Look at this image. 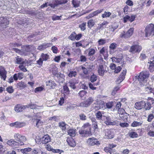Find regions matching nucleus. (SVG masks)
Returning <instances> with one entry per match:
<instances>
[{"instance_id":"obj_60","label":"nucleus","mask_w":154,"mask_h":154,"mask_svg":"<svg viewBox=\"0 0 154 154\" xmlns=\"http://www.w3.org/2000/svg\"><path fill=\"white\" fill-rule=\"evenodd\" d=\"M154 118V116L152 114H150L148 116L147 121L149 122H151Z\"/></svg>"},{"instance_id":"obj_4","label":"nucleus","mask_w":154,"mask_h":154,"mask_svg":"<svg viewBox=\"0 0 154 154\" xmlns=\"http://www.w3.org/2000/svg\"><path fill=\"white\" fill-rule=\"evenodd\" d=\"M82 129L79 130V133L82 137H87L91 135V128L88 123L85 124L82 126Z\"/></svg>"},{"instance_id":"obj_12","label":"nucleus","mask_w":154,"mask_h":154,"mask_svg":"<svg viewBox=\"0 0 154 154\" xmlns=\"http://www.w3.org/2000/svg\"><path fill=\"white\" fill-rule=\"evenodd\" d=\"M114 130L112 129H107L105 130V136L106 138L111 139L114 136Z\"/></svg>"},{"instance_id":"obj_22","label":"nucleus","mask_w":154,"mask_h":154,"mask_svg":"<svg viewBox=\"0 0 154 154\" xmlns=\"http://www.w3.org/2000/svg\"><path fill=\"white\" fill-rule=\"evenodd\" d=\"M52 45V44L51 43L42 44L38 47V49L40 51H43L48 48L50 47Z\"/></svg>"},{"instance_id":"obj_11","label":"nucleus","mask_w":154,"mask_h":154,"mask_svg":"<svg viewBox=\"0 0 154 154\" xmlns=\"http://www.w3.org/2000/svg\"><path fill=\"white\" fill-rule=\"evenodd\" d=\"M94 101L93 97H89L86 99L83 102L80 103V106L82 107H88Z\"/></svg>"},{"instance_id":"obj_20","label":"nucleus","mask_w":154,"mask_h":154,"mask_svg":"<svg viewBox=\"0 0 154 154\" xmlns=\"http://www.w3.org/2000/svg\"><path fill=\"white\" fill-rule=\"evenodd\" d=\"M41 142L43 144H46L51 141V138L48 134L44 135L41 138Z\"/></svg>"},{"instance_id":"obj_46","label":"nucleus","mask_w":154,"mask_h":154,"mask_svg":"<svg viewBox=\"0 0 154 154\" xmlns=\"http://www.w3.org/2000/svg\"><path fill=\"white\" fill-rule=\"evenodd\" d=\"M6 90L9 94H12L14 91V89L13 87L11 86H9L7 87L6 88Z\"/></svg>"},{"instance_id":"obj_34","label":"nucleus","mask_w":154,"mask_h":154,"mask_svg":"<svg viewBox=\"0 0 154 154\" xmlns=\"http://www.w3.org/2000/svg\"><path fill=\"white\" fill-rule=\"evenodd\" d=\"M67 124L64 122H61L59 123V126L62 131H65L66 130Z\"/></svg>"},{"instance_id":"obj_5","label":"nucleus","mask_w":154,"mask_h":154,"mask_svg":"<svg viewBox=\"0 0 154 154\" xmlns=\"http://www.w3.org/2000/svg\"><path fill=\"white\" fill-rule=\"evenodd\" d=\"M144 31L146 37L154 35V24L150 23L147 25Z\"/></svg>"},{"instance_id":"obj_25","label":"nucleus","mask_w":154,"mask_h":154,"mask_svg":"<svg viewBox=\"0 0 154 154\" xmlns=\"http://www.w3.org/2000/svg\"><path fill=\"white\" fill-rule=\"evenodd\" d=\"M15 63L16 64H26L24 59L19 56H17L15 57Z\"/></svg>"},{"instance_id":"obj_13","label":"nucleus","mask_w":154,"mask_h":154,"mask_svg":"<svg viewBox=\"0 0 154 154\" xmlns=\"http://www.w3.org/2000/svg\"><path fill=\"white\" fill-rule=\"evenodd\" d=\"M87 143L89 146L100 144V142L97 139L93 137L89 138L87 140Z\"/></svg>"},{"instance_id":"obj_45","label":"nucleus","mask_w":154,"mask_h":154,"mask_svg":"<svg viewBox=\"0 0 154 154\" xmlns=\"http://www.w3.org/2000/svg\"><path fill=\"white\" fill-rule=\"evenodd\" d=\"M117 47V44L116 43L113 42L109 46L110 53H111V50H114L116 49V48Z\"/></svg>"},{"instance_id":"obj_49","label":"nucleus","mask_w":154,"mask_h":154,"mask_svg":"<svg viewBox=\"0 0 154 154\" xmlns=\"http://www.w3.org/2000/svg\"><path fill=\"white\" fill-rule=\"evenodd\" d=\"M24 65V64H20L18 68L20 70H21L22 71L25 72L27 71V69Z\"/></svg>"},{"instance_id":"obj_10","label":"nucleus","mask_w":154,"mask_h":154,"mask_svg":"<svg viewBox=\"0 0 154 154\" xmlns=\"http://www.w3.org/2000/svg\"><path fill=\"white\" fill-rule=\"evenodd\" d=\"M50 59L49 55L48 54L42 53L40 58L37 61V63L40 66H42L43 61H46Z\"/></svg>"},{"instance_id":"obj_47","label":"nucleus","mask_w":154,"mask_h":154,"mask_svg":"<svg viewBox=\"0 0 154 154\" xmlns=\"http://www.w3.org/2000/svg\"><path fill=\"white\" fill-rule=\"evenodd\" d=\"M68 1L67 0H56L55 1V2H56L57 6L59 5H62L66 3Z\"/></svg>"},{"instance_id":"obj_1","label":"nucleus","mask_w":154,"mask_h":154,"mask_svg":"<svg viewBox=\"0 0 154 154\" xmlns=\"http://www.w3.org/2000/svg\"><path fill=\"white\" fill-rule=\"evenodd\" d=\"M154 103V99L148 97L146 102L143 100L136 102L134 104V107L137 110L145 109L146 110H149L151 109L152 105Z\"/></svg>"},{"instance_id":"obj_43","label":"nucleus","mask_w":154,"mask_h":154,"mask_svg":"<svg viewBox=\"0 0 154 154\" xmlns=\"http://www.w3.org/2000/svg\"><path fill=\"white\" fill-rule=\"evenodd\" d=\"M102 114L101 111H99L95 114V115L96 118L99 120H103L102 119L103 116L102 115Z\"/></svg>"},{"instance_id":"obj_30","label":"nucleus","mask_w":154,"mask_h":154,"mask_svg":"<svg viewBox=\"0 0 154 154\" xmlns=\"http://www.w3.org/2000/svg\"><path fill=\"white\" fill-rule=\"evenodd\" d=\"M152 126H148L147 129V135L151 137H154V131H152Z\"/></svg>"},{"instance_id":"obj_41","label":"nucleus","mask_w":154,"mask_h":154,"mask_svg":"<svg viewBox=\"0 0 154 154\" xmlns=\"http://www.w3.org/2000/svg\"><path fill=\"white\" fill-rule=\"evenodd\" d=\"M88 27L91 29L95 25V22L93 19L89 20L88 22Z\"/></svg>"},{"instance_id":"obj_54","label":"nucleus","mask_w":154,"mask_h":154,"mask_svg":"<svg viewBox=\"0 0 154 154\" xmlns=\"http://www.w3.org/2000/svg\"><path fill=\"white\" fill-rule=\"evenodd\" d=\"M87 92L84 90L80 91L79 93V95L81 98L83 97L86 94Z\"/></svg>"},{"instance_id":"obj_59","label":"nucleus","mask_w":154,"mask_h":154,"mask_svg":"<svg viewBox=\"0 0 154 154\" xmlns=\"http://www.w3.org/2000/svg\"><path fill=\"white\" fill-rule=\"evenodd\" d=\"M108 23L106 21H104L102 23L100 24V25L99 26V27L100 29H103L104 27V26L106 25Z\"/></svg>"},{"instance_id":"obj_32","label":"nucleus","mask_w":154,"mask_h":154,"mask_svg":"<svg viewBox=\"0 0 154 154\" xmlns=\"http://www.w3.org/2000/svg\"><path fill=\"white\" fill-rule=\"evenodd\" d=\"M0 20H1V21H0V26H1L3 24H4L5 26H6L9 24V21L6 18L1 17Z\"/></svg>"},{"instance_id":"obj_27","label":"nucleus","mask_w":154,"mask_h":154,"mask_svg":"<svg viewBox=\"0 0 154 154\" xmlns=\"http://www.w3.org/2000/svg\"><path fill=\"white\" fill-rule=\"evenodd\" d=\"M7 144L9 146H13L14 148H17L16 146H18V143L14 140L11 139L7 142Z\"/></svg>"},{"instance_id":"obj_42","label":"nucleus","mask_w":154,"mask_h":154,"mask_svg":"<svg viewBox=\"0 0 154 154\" xmlns=\"http://www.w3.org/2000/svg\"><path fill=\"white\" fill-rule=\"evenodd\" d=\"M86 22H84L79 25V27L80 28L81 31H84L86 29Z\"/></svg>"},{"instance_id":"obj_17","label":"nucleus","mask_w":154,"mask_h":154,"mask_svg":"<svg viewBox=\"0 0 154 154\" xmlns=\"http://www.w3.org/2000/svg\"><path fill=\"white\" fill-rule=\"evenodd\" d=\"M7 72L5 68L2 66H0V76L1 78L5 80L7 77Z\"/></svg>"},{"instance_id":"obj_51","label":"nucleus","mask_w":154,"mask_h":154,"mask_svg":"<svg viewBox=\"0 0 154 154\" xmlns=\"http://www.w3.org/2000/svg\"><path fill=\"white\" fill-rule=\"evenodd\" d=\"M145 89L146 91H148L149 93H153L154 92V88H152L150 86L146 87L145 88Z\"/></svg>"},{"instance_id":"obj_58","label":"nucleus","mask_w":154,"mask_h":154,"mask_svg":"<svg viewBox=\"0 0 154 154\" xmlns=\"http://www.w3.org/2000/svg\"><path fill=\"white\" fill-rule=\"evenodd\" d=\"M95 53V50L93 48L90 49L89 53H88V55L89 56H91L94 55Z\"/></svg>"},{"instance_id":"obj_3","label":"nucleus","mask_w":154,"mask_h":154,"mask_svg":"<svg viewBox=\"0 0 154 154\" xmlns=\"http://www.w3.org/2000/svg\"><path fill=\"white\" fill-rule=\"evenodd\" d=\"M149 75V73L148 71H143L140 73L139 75H136L135 76V79L138 80L141 85H144V83L147 81Z\"/></svg>"},{"instance_id":"obj_26","label":"nucleus","mask_w":154,"mask_h":154,"mask_svg":"<svg viewBox=\"0 0 154 154\" xmlns=\"http://www.w3.org/2000/svg\"><path fill=\"white\" fill-rule=\"evenodd\" d=\"M103 65H100L98 69V72L99 75L100 76H103L104 75L106 70L105 69Z\"/></svg>"},{"instance_id":"obj_53","label":"nucleus","mask_w":154,"mask_h":154,"mask_svg":"<svg viewBox=\"0 0 154 154\" xmlns=\"http://www.w3.org/2000/svg\"><path fill=\"white\" fill-rule=\"evenodd\" d=\"M106 40L103 39H100L98 41V45H104L106 43Z\"/></svg>"},{"instance_id":"obj_35","label":"nucleus","mask_w":154,"mask_h":154,"mask_svg":"<svg viewBox=\"0 0 154 154\" xmlns=\"http://www.w3.org/2000/svg\"><path fill=\"white\" fill-rule=\"evenodd\" d=\"M128 135L129 137L132 138H137L138 137L137 133L134 131H131L129 132Z\"/></svg>"},{"instance_id":"obj_16","label":"nucleus","mask_w":154,"mask_h":154,"mask_svg":"<svg viewBox=\"0 0 154 154\" xmlns=\"http://www.w3.org/2000/svg\"><path fill=\"white\" fill-rule=\"evenodd\" d=\"M26 125L25 122L17 121L11 123L10 125L11 127H14L16 128H20L25 126Z\"/></svg>"},{"instance_id":"obj_62","label":"nucleus","mask_w":154,"mask_h":154,"mask_svg":"<svg viewBox=\"0 0 154 154\" xmlns=\"http://www.w3.org/2000/svg\"><path fill=\"white\" fill-rule=\"evenodd\" d=\"M80 60L82 62H85L87 61V58L84 55H81L80 57Z\"/></svg>"},{"instance_id":"obj_37","label":"nucleus","mask_w":154,"mask_h":154,"mask_svg":"<svg viewBox=\"0 0 154 154\" xmlns=\"http://www.w3.org/2000/svg\"><path fill=\"white\" fill-rule=\"evenodd\" d=\"M121 87V86L120 85H118L115 87L112 92V95H115L120 90Z\"/></svg>"},{"instance_id":"obj_14","label":"nucleus","mask_w":154,"mask_h":154,"mask_svg":"<svg viewBox=\"0 0 154 154\" xmlns=\"http://www.w3.org/2000/svg\"><path fill=\"white\" fill-rule=\"evenodd\" d=\"M82 35L81 33L76 34L75 31L73 32L69 36V38L72 41H75V40H79L82 38Z\"/></svg>"},{"instance_id":"obj_6","label":"nucleus","mask_w":154,"mask_h":154,"mask_svg":"<svg viewBox=\"0 0 154 154\" xmlns=\"http://www.w3.org/2000/svg\"><path fill=\"white\" fill-rule=\"evenodd\" d=\"M96 102L98 105H99L98 109L105 108V106L106 107V108L109 109H111L113 105V103L112 101L109 102L105 103L103 101L100 100V101L97 100Z\"/></svg>"},{"instance_id":"obj_2","label":"nucleus","mask_w":154,"mask_h":154,"mask_svg":"<svg viewBox=\"0 0 154 154\" xmlns=\"http://www.w3.org/2000/svg\"><path fill=\"white\" fill-rule=\"evenodd\" d=\"M21 50H20L13 48L12 50L21 55L26 56L29 55L32 51L35 49V47L32 45H23L21 47Z\"/></svg>"},{"instance_id":"obj_23","label":"nucleus","mask_w":154,"mask_h":154,"mask_svg":"<svg viewBox=\"0 0 154 154\" xmlns=\"http://www.w3.org/2000/svg\"><path fill=\"white\" fill-rule=\"evenodd\" d=\"M25 109H26L25 105H21L20 104L16 105L14 107L15 111L17 112H22Z\"/></svg>"},{"instance_id":"obj_29","label":"nucleus","mask_w":154,"mask_h":154,"mask_svg":"<svg viewBox=\"0 0 154 154\" xmlns=\"http://www.w3.org/2000/svg\"><path fill=\"white\" fill-rule=\"evenodd\" d=\"M68 134L71 137H74L76 134V130L73 128L69 129L67 131Z\"/></svg>"},{"instance_id":"obj_36","label":"nucleus","mask_w":154,"mask_h":154,"mask_svg":"<svg viewBox=\"0 0 154 154\" xmlns=\"http://www.w3.org/2000/svg\"><path fill=\"white\" fill-rule=\"evenodd\" d=\"M143 123L142 121H140V122H137L136 121H134V122L131 123V126L133 127H136L141 126Z\"/></svg>"},{"instance_id":"obj_15","label":"nucleus","mask_w":154,"mask_h":154,"mask_svg":"<svg viewBox=\"0 0 154 154\" xmlns=\"http://www.w3.org/2000/svg\"><path fill=\"white\" fill-rule=\"evenodd\" d=\"M126 73L127 70L125 69L122 71V72L117 79L116 81V83L117 84L120 83L125 79Z\"/></svg>"},{"instance_id":"obj_19","label":"nucleus","mask_w":154,"mask_h":154,"mask_svg":"<svg viewBox=\"0 0 154 154\" xmlns=\"http://www.w3.org/2000/svg\"><path fill=\"white\" fill-rule=\"evenodd\" d=\"M103 117L106 119L104 123L107 125H114L117 124L116 121H113L111 120L110 117L105 116H103Z\"/></svg>"},{"instance_id":"obj_48","label":"nucleus","mask_w":154,"mask_h":154,"mask_svg":"<svg viewBox=\"0 0 154 154\" xmlns=\"http://www.w3.org/2000/svg\"><path fill=\"white\" fill-rule=\"evenodd\" d=\"M72 3L74 7L77 8L79 6L80 2L77 0H72Z\"/></svg>"},{"instance_id":"obj_39","label":"nucleus","mask_w":154,"mask_h":154,"mask_svg":"<svg viewBox=\"0 0 154 154\" xmlns=\"http://www.w3.org/2000/svg\"><path fill=\"white\" fill-rule=\"evenodd\" d=\"M77 75V72L76 71H70L68 74V76L69 78L75 77Z\"/></svg>"},{"instance_id":"obj_55","label":"nucleus","mask_w":154,"mask_h":154,"mask_svg":"<svg viewBox=\"0 0 154 154\" xmlns=\"http://www.w3.org/2000/svg\"><path fill=\"white\" fill-rule=\"evenodd\" d=\"M63 89L65 93H69V89L66 84L63 86Z\"/></svg>"},{"instance_id":"obj_61","label":"nucleus","mask_w":154,"mask_h":154,"mask_svg":"<svg viewBox=\"0 0 154 154\" xmlns=\"http://www.w3.org/2000/svg\"><path fill=\"white\" fill-rule=\"evenodd\" d=\"M21 44L17 43H10V46H11L12 47H19L21 46Z\"/></svg>"},{"instance_id":"obj_7","label":"nucleus","mask_w":154,"mask_h":154,"mask_svg":"<svg viewBox=\"0 0 154 154\" xmlns=\"http://www.w3.org/2000/svg\"><path fill=\"white\" fill-rule=\"evenodd\" d=\"M134 28H130L128 30L125 32V31L121 32L119 35V37L122 38L127 39L130 38L133 34Z\"/></svg>"},{"instance_id":"obj_8","label":"nucleus","mask_w":154,"mask_h":154,"mask_svg":"<svg viewBox=\"0 0 154 154\" xmlns=\"http://www.w3.org/2000/svg\"><path fill=\"white\" fill-rule=\"evenodd\" d=\"M14 137L15 139L17 141L19 145H24L23 142L26 140L25 136L22 135L19 133H16L14 134Z\"/></svg>"},{"instance_id":"obj_56","label":"nucleus","mask_w":154,"mask_h":154,"mask_svg":"<svg viewBox=\"0 0 154 154\" xmlns=\"http://www.w3.org/2000/svg\"><path fill=\"white\" fill-rule=\"evenodd\" d=\"M26 108H30L31 109H34L36 108V105L34 104H29L25 105Z\"/></svg>"},{"instance_id":"obj_44","label":"nucleus","mask_w":154,"mask_h":154,"mask_svg":"<svg viewBox=\"0 0 154 154\" xmlns=\"http://www.w3.org/2000/svg\"><path fill=\"white\" fill-rule=\"evenodd\" d=\"M32 150V149L30 147H27L24 149H21L20 151L23 153L27 154V153L30 152Z\"/></svg>"},{"instance_id":"obj_64","label":"nucleus","mask_w":154,"mask_h":154,"mask_svg":"<svg viewBox=\"0 0 154 154\" xmlns=\"http://www.w3.org/2000/svg\"><path fill=\"white\" fill-rule=\"evenodd\" d=\"M149 69L151 72L154 71V64H149Z\"/></svg>"},{"instance_id":"obj_57","label":"nucleus","mask_w":154,"mask_h":154,"mask_svg":"<svg viewBox=\"0 0 154 154\" xmlns=\"http://www.w3.org/2000/svg\"><path fill=\"white\" fill-rule=\"evenodd\" d=\"M97 79V76L94 74L92 75L90 79V81L91 82H95Z\"/></svg>"},{"instance_id":"obj_38","label":"nucleus","mask_w":154,"mask_h":154,"mask_svg":"<svg viewBox=\"0 0 154 154\" xmlns=\"http://www.w3.org/2000/svg\"><path fill=\"white\" fill-rule=\"evenodd\" d=\"M17 87L20 89H23L26 87V85L25 84L24 82L21 81L17 83Z\"/></svg>"},{"instance_id":"obj_50","label":"nucleus","mask_w":154,"mask_h":154,"mask_svg":"<svg viewBox=\"0 0 154 154\" xmlns=\"http://www.w3.org/2000/svg\"><path fill=\"white\" fill-rule=\"evenodd\" d=\"M111 13L109 12L105 11L104 14H102V17L103 18L109 17L111 15Z\"/></svg>"},{"instance_id":"obj_33","label":"nucleus","mask_w":154,"mask_h":154,"mask_svg":"<svg viewBox=\"0 0 154 154\" xmlns=\"http://www.w3.org/2000/svg\"><path fill=\"white\" fill-rule=\"evenodd\" d=\"M118 113L120 115V117L122 119H123L124 121L125 122L126 121L125 120V119L124 118V117L123 116L125 112V110L123 108H121L118 109Z\"/></svg>"},{"instance_id":"obj_18","label":"nucleus","mask_w":154,"mask_h":154,"mask_svg":"<svg viewBox=\"0 0 154 154\" xmlns=\"http://www.w3.org/2000/svg\"><path fill=\"white\" fill-rule=\"evenodd\" d=\"M103 11V9H101L94 11L87 16L86 17V18L88 19H90L94 17V16H97L99 14L102 12Z\"/></svg>"},{"instance_id":"obj_21","label":"nucleus","mask_w":154,"mask_h":154,"mask_svg":"<svg viewBox=\"0 0 154 154\" xmlns=\"http://www.w3.org/2000/svg\"><path fill=\"white\" fill-rule=\"evenodd\" d=\"M78 82L77 80L75 79H70L69 82V86L73 89H75L76 87L75 85L77 84Z\"/></svg>"},{"instance_id":"obj_9","label":"nucleus","mask_w":154,"mask_h":154,"mask_svg":"<svg viewBox=\"0 0 154 154\" xmlns=\"http://www.w3.org/2000/svg\"><path fill=\"white\" fill-rule=\"evenodd\" d=\"M142 47L137 43V44L133 45L130 48L129 51L132 53H139L142 50Z\"/></svg>"},{"instance_id":"obj_63","label":"nucleus","mask_w":154,"mask_h":154,"mask_svg":"<svg viewBox=\"0 0 154 154\" xmlns=\"http://www.w3.org/2000/svg\"><path fill=\"white\" fill-rule=\"evenodd\" d=\"M51 49L53 51V53L54 54H57L58 52V48L55 46H53L52 47Z\"/></svg>"},{"instance_id":"obj_52","label":"nucleus","mask_w":154,"mask_h":154,"mask_svg":"<svg viewBox=\"0 0 154 154\" xmlns=\"http://www.w3.org/2000/svg\"><path fill=\"white\" fill-rule=\"evenodd\" d=\"M98 85V83H96L94 84L90 83L89 84V87L90 88H91V89L94 90H96V87H94L95 86H97Z\"/></svg>"},{"instance_id":"obj_31","label":"nucleus","mask_w":154,"mask_h":154,"mask_svg":"<svg viewBox=\"0 0 154 154\" xmlns=\"http://www.w3.org/2000/svg\"><path fill=\"white\" fill-rule=\"evenodd\" d=\"M100 53L104 56V58L106 59L108 57V52L105 50L104 47H103L100 51Z\"/></svg>"},{"instance_id":"obj_40","label":"nucleus","mask_w":154,"mask_h":154,"mask_svg":"<svg viewBox=\"0 0 154 154\" xmlns=\"http://www.w3.org/2000/svg\"><path fill=\"white\" fill-rule=\"evenodd\" d=\"M51 71L53 74L54 75H56L57 74L58 72V69L57 67L55 66H53L51 68Z\"/></svg>"},{"instance_id":"obj_28","label":"nucleus","mask_w":154,"mask_h":154,"mask_svg":"<svg viewBox=\"0 0 154 154\" xmlns=\"http://www.w3.org/2000/svg\"><path fill=\"white\" fill-rule=\"evenodd\" d=\"M66 141L68 144L71 146L74 147L75 146V141L72 137L67 138Z\"/></svg>"},{"instance_id":"obj_24","label":"nucleus","mask_w":154,"mask_h":154,"mask_svg":"<svg viewBox=\"0 0 154 154\" xmlns=\"http://www.w3.org/2000/svg\"><path fill=\"white\" fill-rule=\"evenodd\" d=\"M46 85L47 86H48L50 89H54L57 86L55 82L51 80L47 81L46 82Z\"/></svg>"}]
</instances>
